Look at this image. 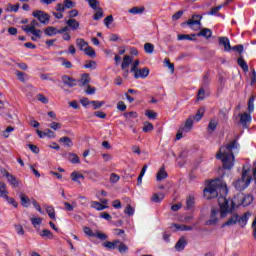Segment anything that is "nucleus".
<instances>
[{"label":"nucleus","mask_w":256,"mask_h":256,"mask_svg":"<svg viewBox=\"0 0 256 256\" xmlns=\"http://www.w3.org/2000/svg\"><path fill=\"white\" fill-rule=\"evenodd\" d=\"M216 159L222 161V167L218 168L219 177L213 180H207L206 186L203 190L204 198L208 201L218 197V208H212L210 212V218L206 221V225L213 226L219 223V213L220 217L223 219L225 217V196L221 191H225V146H221L216 153ZM220 193V196H219Z\"/></svg>","instance_id":"obj_1"},{"label":"nucleus","mask_w":256,"mask_h":256,"mask_svg":"<svg viewBox=\"0 0 256 256\" xmlns=\"http://www.w3.org/2000/svg\"><path fill=\"white\" fill-rule=\"evenodd\" d=\"M236 209H239V204L237 205V196L233 199L225 200V215H229L227 221L225 222L226 227H232L233 225H239L242 229L247 225V221H249V217L251 214L249 212H245L242 216L235 213Z\"/></svg>","instance_id":"obj_2"},{"label":"nucleus","mask_w":256,"mask_h":256,"mask_svg":"<svg viewBox=\"0 0 256 256\" xmlns=\"http://www.w3.org/2000/svg\"><path fill=\"white\" fill-rule=\"evenodd\" d=\"M239 149V142L236 139L229 140L225 145V169L231 171L235 167V154L234 151Z\"/></svg>","instance_id":"obj_3"},{"label":"nucleus","mask_w":256,"mask_h":256,"mask_svg":"<svg viewBox=\"0 0 256 256\" xmlns=\"http://www.w3.org/2000/svg\"><path fill=\"white\" fill-rule=\"evenodd\" d=\"M252 179L253 178L249 175V169L244 168L242 170V177L234 183L235 189H237V191H245V189L251 185Z\"/></svg>","instance_id":"obj_4"},{"label":"nucleus","mask_w":256,"mask_h":256,"mask_svg":"<svg viewBox=\"0 0 256 256\" xmlns=\"http://www.w3.org/2000/svg\"><path fill=\"white\" fill-rule=\"evenodd\" d=\"M203 19V16L194 14L192 18H190L186 23L190 27V29H193L194 31H197L201 29V20Z\"/></svg>","instance_id":"obj_5"},{"label":"nucleus","mask_w":256,"mask_h":256,"mask_svg":"<svg viewBox=\"0 0 256 256\" xmlns=\"http://www.w3.org/2000/svg\"><path fill=\"white\" fill-rule=\"evenodd\" d=\"M33 17H35L36 19H38V21H40V23H42L43 25H48L49 24V20L51 19V16H49V14L38 10V11H34L32 13Z\"/></svg>","instance_id":"obj_6"},{"label":"nucleus","mask_w":256,"mask_h":256,"mask_svg":"<svg viewBox=\"0 0 256 256\" xmlns=\"http://www.w3.org/2000/svg\"><path fill=\"white\" fill-rule=\"evenodd\" d=\"M132 73H134V79H147L149 77V69L147 67L138 68Z\"/></svg>","instance_id":"obj_7"},{"label":"nucleus","mask_w":256,"mask_h":256,"mask_svg":"<svg viewBox=\"0 0 256 256\" xmlns=\"http://www.w3.org/2000/svg\"><path fill=\"white\" fill-rule=\"evenodd\" d=\"M225 51H236L237 53H239L241 55V53H243V45H236L231 47V44L229 42V38H225Z\"/></svg>","instance_id":"obj_8"},{"label":"nucleus","mask_w":256,"mask_h":256,"mask_svg":"<svg viewBox=\"0 0 256 256\" xmlns=\"http://www.w3.org/2000/svg\"><path fill=\"white\" fill-rule=\"evenodd\" d=\"M213 35V31L209 28H202L199 33L197 34H192L191 37H205V39L211 38Z\"/></svg>","instance_id":"obj_9"},{"label":"nucleus","mask_w":256,"mask_h":256,"mask_svg":"<svg viewBox=\"0 0 256 256\" xmlns=\"http://www.w3.org/2000/svg\"><path fill=\"white\" fill-rule=\"evenodd\" d=\"M62 83H64V85H67V87H77V80L69 77L68 75L62 76Z\"/></svg>","instance_id":"obj_10"},{"label":"nucleus","mask_w":256,"mask_h":256,"mask_svg":"<svg viewBox=\"0 0 256 256\" xmlns=\"http://www.w3.org/2000/svg\"><path fill=\"white\" fill-rule=\"evenodd\" d=\"M39 27V22L37 20H32L29 25L23 26L22 29L26 33H29L30 31H33L34 29H37Z\"/></svg>","instance_id":"obj_11"},{"label":"nucleus","mask_w":256,"mask_h":256,"mask_svg":"<svg viewBox=\"0 0 256 256\" xmlns=\"http://www.w3.org/2000/svg\"><path fill=\"white\" fill-rule=\"evenodd\" d=\"M219 125V120L213 118L210 120L208 127H207V131L208 133H214L215 130L217 129V126Z\"/></svg>","instance_id":"obj_12"},{"label":"nucleus","mask_w":256,"mask_h":256,"mask_svg":"<svg viewBox=\"0 0 256 256\" xmlns=\"http://www.w3.org/2000/svg\"><path fill=\"white\" fill-rule=\"evenodd\" d=\"M187 245V239L185 237H181L177 243L175 244V249L177 251H183L185 249V246Z\"/></svg>","instance_id":"obj_13"},{"label":"nucleus","mask_w":256,"mask_h":256,"mask_svg":"<svg viewBox=\"0 0 256 256\" xmlns=\"http://www.w3.org/2000/svg\"><path fill=\"white\" fill-rule=\"evenodd\" d=\"M242 202L241 203H236V205H243L244 207H248V205H251L253 203V195H246L241 198Z\"/></svg>","instance_id":"obj_14"},{"label":"nucleus","mask_w":256,"mask_h":256,"mask_svg":"<svg viewBox=\"0 0 256 256\" xmlns=\"http://www.w3.org/2000/svg\"><path fill=\"white\" fill-rule=\"evenodd\" d=\"M180 128H182V130L185 131V133H189V131L193 129V119L192 118L186 119L184 125H182Z\"/></svg>","instance_id":"obj_15"},{"label":"nucleus","mask_w":256,"mask_h":256,"mask_svg":"<svg viewBox=\"0 0 256 256\" xmlns=\"http://www.w3.org/2000/svg\"><path fill=\"white\" fill-rule=\"evenodd\" d=\"M119 243H121V240L107 241L103 243V247H106V249H117Z\"/></svg>","instance_id":"obj_16"},{"label":"nucleus","mask_w":256,"mask_h":256,"mask_svg":"<svg viewBox=\"0 0 256 256\" xmlns=\"http://www.w3.org/2000/svg\"><path fill=\"white\" fill-rule=\"evenodd\" d=\"M66 157H67L68 161H70V163H72L73 165H77V164L81 163L79 156L75 153H68Z\"/></svg>","instance_id":"obj_17"},{"label":"nucleus","mask_w":256,"mask_h":256,"mask_svg":"<svg viewBox=\"0 0 256 256\" xmlns=\"http://www.w3.org/2000/svg\"><path fill=\"white\" fill-rule=\"evenodd\" d=\"M89 83H91V76H89L88 73L83 74L79 80V86L85 87V85H89Z\"/></svg>","instance_id":"obj_18"},{"label":"nucleus","mask_w":256,"mask_h":256,"mask_svg":"<svg viewBox=\"0 0 256 256\" xmlns=\"http://www.w3.org/2000/svg\"><path fill=\"white\" fill-rule=\"evenodd\" d=\"M65 23L73 31H76V29H79V21H77L76 19L70 18L69 20H66Z\"/></svg>","instance_id":"obj_19"},{"label":"nucleus","mask_w":256,"mask_h":256,"mask_svg":"<svg viewBox=\"0 0 256 256\" xmlns=\"http://www.w3.org/2000/svg\"><path fill=\"white\" fill-rule=\"evenodd\" d=\"M44 209L46 210V213H48V217H50L52 221L57 220V217L55 216V208H53V206L44 205Z\"/></svg>","instance_id":"obj_20"},{"label":"nucleus","mask_w":256,"mask_h":256,"mask_svg":"<svg viewBox=\"0 0 256 256\" xmlns=\"http://www.w3.org/2000/svg\"><path fill=\"white\" fill-rule=\"evenodd\" d=\"M240 117V123L243 124V127L247 125V123H251V114L243 113L239 114Z\"/></svg>","instance_id":"obj_21"},{"label":"nucleus","mask_w":256,"mask_h":256,"mask_svg":"<svg viewBox=\"0 0 256 256\" xmlns=\"http://www.w3.org/2000/svg\"><path fill=\"white\" fill-rule=\"evenodd\" d=\"M91 207L96 209V211H103L104 209H109V205H103L100 202L92 201Z\"/></svg>","instance_id":"obj_22"},{"label":"nucleus","mask_w":256,"mask_h":256,"mask_svg":"<svg viewBox=\"0 0 256 256\" xmlns=\"http://www.w3.org/2000/svg\"><path fill=\"white\" fill-rule=\"evenodd\" d=\"M163 179H167V171H165V167L162 166L157 175H156V181H163Z\"/></svg>","instance_id":"obj_23"},{"label":"nucleus","mask_w":256,"mask_h":256,"mask_svg":"<svg viewBox=\"0 0 256 256\" xmlns=\"http://www.w3.org/2000/svg\"><path fill=\"white\" fill-rule=\"evenodd\" d=\"M20 201L23 207H29L31 205V200L23 192L20 193Z\"/></svg>","instance_id":"obj_24"},{"label":"nucleus","mask_w":256,"mask_h":256,"mask_svg":"<svg viewBox=\"0 0 256 256\" xmlns=\"http://www.w3.org/2000/svg\"><path fill=\"white\" fill-rule=\"evenodd\" d=\"M9 195V191H7V184L5 182L0 181V197L5 199Z\"/></svg>","instance_id":"obj_25"},{"label":"nucleus","mask_w":256,"mask_h":256,"mask_svg":"<svg viewBox=\"0 0 256 256\" xmlns=\"http://www.w3.org/2000/svg\"><path fill=\"white\" fill-rule=\"evenodd\" d=\"M237 63L244 73H247V71H249V66L247 65V62H245V59H243V56H240L238 58Z\"/></svg>","instance_id":"obj_26"},{"label":"nucleus","mask_w":256,"mask_h":256,"mask_svg":"<svg viewBox=\"0 0 256 256\" xmlns=\"http://www.w3.org/2000/svg\"><path fill=\"white\" fill-rule=\"evenodd\" d=\"M76 45L79 47L80 51H85V48L89 47V44L85 42V39L83 38H77Z\"/></svg>","instance_id":"obj_27"},{"label":"nucleus","mask_w":256,"mask_h":256,"mask_svg":"<svg viewBox=\"0 0 256 256\" xmlns=\"http://www.w3.org/2000/svg\"><path fill=\"white\" fill-rule=\"evenodd\" d=\"M6 179L12 187H19V180H17V177H15V175L10 173Z\"/></svg>","instance_id":"obj_28"},{"label":"nucleus","mask_w":256,"mask_h":256,"mask_svg":"<svg viewBox=\"0 0 256 256\" xmlns=\"http://www.w3.org/2000/svg\"><path fill=\"white\" fill-rule=\"evenodd\" d=\"M195 207V197L189 195L186 197V209H193Z\"/></svg>","instance_id":"obj_29"},{"label":"nucleus","mask_w":256,"mask_h":256,"mask_svg":"<svg viewBox=\"0 0 256 256\" xmlns=\"http://www.w3.org/2000/svg\"><path fill=\"white\" fill-rule=\"evenodd\" d=\"M70 178L72 179V181H75L76 183H79V185H81L79 179H85V176L79 172H72Z\"/></svg>","instance_id":"obj_30"},{"label":"nucleus","mask_w":256,"mask_h":256,"mask_svg":"<svg viewBox=\"0 0 256 256\" xmlns=\"http://www.w3.org/2000/svg\"><path fill=\"white\" fill-rule=\"evenodd\" d=\"M44 33L48 37H53V35H57V28L53 26H48L44 29Z\"/></svg>","instance_id":"obj_31"},{"label":"nucleus","mask_w":256,"mask_h":256,"mask_svg":"<svg viewBox=\"0 0 256 256\" xmlns=\"http://www.w3.org/2000/svg\"><path fill=\"white\" fill-rule=\"evenodd\" d=\"M133 63V58H131V56H124L123 58V62H122V70L125 71V69H127V67H129V64Z\"/></svg>","instance_id":"obj_32"},{"label":"nucleus","mask_w":256,"mask_h":256,"mask_svg":"<svg viewBox=\"0 0 256 256\" xmlns=\"http://www.w3.org/2000/svg\"><path fill=\"white\" fill-rule=\"evenodd\" d=\"M59 143H63L66 147H73V141L67 136L61 137Z\"/></svg>","instance_id":"obj_33"},{"label":"nucleus","mask_w":256,"mask_h":256,"mask_svg":"<svg viewBox=\"0 0 256 256\" xmlns=\"http://www.w3.org/2000/svg\"><path fill=\"white\" fill-rule=\"evenodd\" d=\"M13 131H15V127L13 126H8L3 132H2V137H4V139H9L11 133H13Z\"/></svg>","instance_id":"obj_34"},{"label":"nucleus","mask_w":256,"mask_h":256,"mask_svg":"<svg viewBox=\"0 0 256 256\" xmlns=\"http://www.w3.org/2000/svg\"><path fill=\"white\" fill-rule=\"evenodd\" d=\"M145 11V7H133L128 12L132 15H141Z\"/></svg>","instance_id":"obj_35"},{"label":"nucleus","mask_w":256,"mask_h":256,"mask_svg":"<svg viewBox=\"0 0 256 256\" xmlns=\"http://www.w3.org/2000/svg\"><path fill=\"white\" fill-rule=\"evenodd\" d=\"M84 53H85L86 55H88V57H92V58L97 57V54L95 53V50H94L93 47H91V46H87V47L84 49Z\"/></svg>","instance_id":"obj_36"},{"label":"nucleus","mask_w":256,"mask_h":256,"mask_svg":"<svg viewBox=\"0 0 256 256\" xmlns=\"http://www.w3.org/2000/svg\"><path fill=\"white\" fill-rule=\"evenodd\" d=\"M146 171H147V165H144L138 178H137V185H141V183H143V177H144Z\"/></svg>","instance_id":"obj_37"},{"label":"nucleus","mask_w":256,"mask_h":256,"mask_svg":"<svg viewBox=\"0 0 256 256\" xmlns=\"http://www.w3.org/2000/svg\"><path fill=\"white\" fill-rule=\"evenodd\" d=\"M255 96H251L248 100V111L249 113H253L255 109Z\"/></svg>","instance_id":"obj_38"},{"label":"nucleus","mask_w":256,"mask_h":256,"mask_svg":"<svg viewBox=\"0 0 256 256\" xmlns=\"http://www.w3.org/2000/svg\"><path fill=\"white\" fill-rule=\"evenodd\" d=\"M144 51L145 53H148L149 55H151L153 51H155V45L151 43L144 44Z\"/></svg>","instance_id":"obj_39"},{"label":"nucleus","mask_w":256,"mask_h":256,"mask_svg":"<svg viewBox=\"0 0 256 256\" xmlns=\"http://www.w3.org/2000/svg\"><path fill=\"white\" fill-rule=\"evenodd\" d=\"M203 115H205V108L198 109L196 115L194 116V120L201 121V119H203Z\"/></svg>","instance_id":"obj_40"},{"label":"nucleus","mask_w":256,"mask_h":256,"mask_svg":"<svg viewBox=\"0 0 256 256\" xmlns=\"http://www.w3.org/2000/svg\"><path fill=\"white\" fill-rule=\"evenodd\" d=\"M143 128H142V131L144 133H149V131H153L154 127H153V124L150 123V122H144L143 124Z\"/></svg>","instance_id":"obj_41"},{"label":"nucleus","mask_w":256,"mask_h":256,"mask_svg":"<svg viewBox=\"0 0 256 256\" xmlns=\"http://www.w3.org/2000/svg\"><path fill=\"white\" fill-rule=\"evenodd\" d=\"M19 4H8L7 7H6V11L7 12H14V13H17V11H19Z\"/></svg>","instance_id":"obj_42"},{"label":"nucleus","mask_w":256,"mask_h":256,"mask_svg":"<svg viewBox=\"0 0 256 256\" xmlns=\"http://www.w3.org/2000/svg\"><path fill=\"white\" fill-rule=\"evenodd\" d=\"M90 105H93V109L97 111V109H101L102 105H105V101H90Z\"/></svg>","instance_id":"obj_43"},{"label":"nucleus","mask_w":256,"mask_h":256,"mask_svg":"<svg viewBox=\"0 0 256 256\" xmlns=\"http://www.w3.org/2000/svg\"><path fill=\"white\" fill-rule=\"evenodd\" d=\"M164 63L168 69H170L171 73H175V64L171 63V60L169 58L164 59Z\"/></svg>","instance_id":"obj_44"},{"label":"nucleus","mask_w":256,"mask_h":256,"mask_svg":"<svg viewBox=\"0 0 256 256\" xmlns=\"http://www.w3.org/2000/svg\"><path fill=\"white\" fill-rule=\"evenodd\" d=\"M48 127H50V129H52L53 131H59V129L63 127V124L59 122H52L48 125Z\"/></svg>","instance_id":"obj_45"},{"label":"nucleus","mask_w":256,"mask_h":256,"mask_svg":"<svg viewBox=\"0 0 256 256\" xmlns=\"http://www.w3.org/2000/svg\"><path fill=\"white\" fill-rule=\"evenodd\" d=\"M163 199H165V195L163 194H153L152 196V201L154 203H161V201H163Z\"/></svg>","instance_id":"obj_46"},{"label":"nucleus","mask_w":256,"mask_h":256,"mask_svg":"<svg viewBox=\"0 0 256 256\" xmlns=\"http://www.w3.org/2000/svg\"><path fill=\"white\" fill-rule=\"evenodd\" d=\"M193 37H191V35L188 34H179L178 35V41H193Z\"/></svg>","instance_id":"obj_47"},{"label":"nucleus","mask_w":256,"mask_h":256,"mask_svg":"<svg viewBox=\"0 0 256 256\" xmlns=\"http://www.w3.org/2000/svg\"><path fill=\"white\" fill-rule=\"evenodd\" d=\"M221 9H223V4L218 5V6L214 7V8H212L211 11H209L207 13V15H217V13H219V11H221Z\"/></svg>","instance_id":"obj_48"},{"label":"nucleus","mask_w":256,"mask_h":256,"mask_svg":"<svg viewBox=\"0 0 256 256\" xmlns=\"http://www.w3.org/2000/svg\"><path fill=\"white\" fill-rule=\"evenodd\" d=\"M40 235L41 237H46L47 239H53V233H51V231H49L48 229L42 230Z\"/></svg>","instance_id":"obj_49"},{"label":"nucleus","mask_w":256,"mask_h":256,"mask_svg":"<svg viewBox=\"0 0 256 256\" xmlns=\"http://www.w3.org/2000/svg\"><path fill=\"white\" fill-rule=\"evenodd\" d=\"M118 251H119V253H127V251H129V247H127V246L125 245V243L120 242V243L118 244Z\"/></svg>","instance_id":"obj_50"},{"label":"nucleus","mask_w":256,"mask_h":256,"mask_svg":"<svg viewBox=\"0 0 256 256\" xmlns=\"http://www.w3.org/2000/svg\"><path fill=\"white\" fill-rule=\"evenodd\" d=\"M32 204L36 211L40 212L41 215H45V212L43 211V209H41V205H39V203H37V200L32 199Z\"/></svg>","instance_id":"obj_51"},{"label":"nucleus","mask_w":256,"mask_h":256,"mask_svg":"<svg viewBox=\"0 0 256 256\" xmlns=\"http://www.w3.org/2000/svg\"><path fill=\"white\" fill-rule=\"evenodd\" d=\"M31 223H32L33 227H35V229H37L39 227V225L41 223H43V219H41V218H31Z\"/></svg>","instance_id":"obj_52"},{"label":"nucleus","mask_w":256,"mask_h":256,"mask_svg":"<svg viewBox=\"0 0 256 256\" xmlns=\"http://www.w3.org/2000/svg\"><path fill=\"white\" fill-rule=\"evenodd\" d=\"M203 99H205V88L201 87L197 94V100L203 101Z\"/></svg>","instance_id":"obj_53"},{"label":"nucleus","mask_w":256,"mask_h":256,"mask_svg":"<svg viewBox=\"0 0 256 256\" xmlns=\"http://www.w3.org/2000/svg\"><path fill=\"white\" fill-rule=\"evenodd\" d=\"M125 215H129V217L133 216L135 210L133 209L132 205H127L126 209L124 210Z\"/></svg>","instance_id":"obj_54"},{"label":"nucleus","mask_w":256,"mask_h":256,"mask_svg":"<svg viewBox=\"0 0 256 256\" xmlns=\"http://www.w3.org/2000/svg\"><path fill=\"white\" fill-rule=\"evenodd\" d=\"M29 33L34 35V37H37L38 39H41V35H43V32L40 29L34 28V30H30Z\"/></svg>","instance_id":"obj_55"},{"label":"nucleus","mask_w":256,"mask_h":256,"mask_svg":"<svg viewBox=\"0 0 256 256\" xmlns=\"http://www.w3.org/2000/svg\"><path fill=\"white\" fill-rule=\"evenodd\" d=\"M98 11L94 14L93 19L94 21H99L103 17V9L97 8Z\"/></svg>","instance_id":"obj_56"},{"label":"nucleus","mask_w":256,"mask_h":256,"mask_svg":"<svg viewBox=\"0 0 256 256\" xmlns=\"http://www.w3.org/2000/svg\"><path fill=\"white\" fill-rule=\"evenodd\" d=\"M37 100L43 103L44 105H47V103H49V99L43 94H38Z\"/></svg>","instance_id":"obj_57"},{"label":"nucleus","mask_w":256,"mask_h":256,"mask_svg":"<svg viewBox=\"0 0 256 256\" xmlns=\"http://www.w3.org/2000/svg\"><path fill=\"white\" fill-rule=\"evenodd\" d=\"M119 179H121V177L116 173L110 174V183H113V184L118 183Z\"/></svg>","instance_id":"obj_58"},{"label":"nucleus","mask_w":256,"mask_h":256,"mask_svg":"<svg viewBox=\"0 0 256 256\" xmlns=\"http://www.w3.org/2000/svg\"><path fill=\"white\" fill-rule=\"evenodd\" d=\"M85 69H97V63L95 61H89L84 65Z\"/></svg>","instance_id":"obj_59"},{"label":"nucleus","mask_w":256,"mask_h":256,"mask_svg":"<svg viewBox=\"0 0 256 256\" xmlns=\"http://www.w3.org/2000/svg\"><path fill=\"white\" fill-rule=\"evenodd\" d=\"M60 61H62V65L63 67H66V69H71L73 67V64H71V62L65 58H60Z\"/></svg>","instance_id":"obj_60"},{"label":"nucleus","mask_w":256,"mask_h":256,"mask_svg":"<svg viewBox=\"0 0 256 256\" xmlns=\"http://www.w3.org/2000/svg\"><path fill=\"white\" fill-rule=\"evenodd\" d=\"M146 117H148V119H157V113L153 110H147Z\"/></svg>","instance_id":"obj_61"},{"label":"nucleus","mask_w":256,"mask_h":256,"mask_svg":"<svg viewBox=\"0 0 256 256\" xmlns=\"http://www.w3.org/2000/svg\"><path fill=\"white\" fill-rule=\"evenodd\" d=\"M45 135H46V137H48L49 139H55V137L57 136V135L53 132V130H51V129H46V130H45Z\"/></svg>","instance_id":"obj_62"},{"label":"nucleus","mask_w":256,"mask_h":256,"mask_svg":"<svg viewBox=\"0 0 256 256\" xmlns=\"http://www.w3.org/2000/svg\"><path fill=\"white\" fill-rule=\"evenodd\" d=\"M113 23V15H109L104 19V25L109 27V25Z\"/></svg>","instance_id":"obj_63"},{"label":"nucleus","mask_w":256,"mask_h":256,"mask_svg":"<svg viewBox=\"0 0 256 256\" xmlns=\"http://www.w3.org/2000/svg\"><path fill=\"white\" fill-rule=\"evenodd\" d=\"M88 3L91 9H98L97 5H99V2L97 0H88Z\"/></svg>","instance_id":"obj_64"}]
</instances>
